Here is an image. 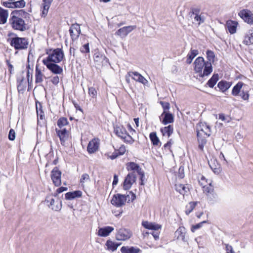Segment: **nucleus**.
Masks as SVG:
<instances>
[{
    "label": "nucleus",
    "mask_w": 253,
    "mask_h": 253,
    "mask_svg": "<svg viewBox=\"0 0 253 253\" xmlns=\"http://www.w3.org/2000/svg\"><path fill=\"white\" fill-rule=\"evenodd\" d=\"M25 13L22 10H15L11 13V17L9 22L12 28L15 30L25 31L28 29V25L25 21L20 16Z\"/></svg>",
    "instance_id": "f257e3e1"
},
{
    "label": "nucleus",
    "mask_w": 253,
    "mask_h": 253,
    "mask_svg": "<svg viewBox=\"0 0 253 253\" xmlns=\"http://www.w3.org/2000/svg\"><path fill=\"white\" fill-rule=\"evenodd\" d=\"M194 71L199 73L200 77L208 76L212 71V65L210 62H206L202 57H197L194 61Z\"/></svg>",
    "instance_id": "f03ea898"
},
{
    "label": "nucleus",
    "mask_w": 253,
    "mask_h": 253,
    "mask_svg": "<svg viewBox=\"0 0 253 253\" xmlns=\"http://www.w3.org/2000/svg\"><path fill=\"white\" fill-rule=\"evenodd\" d=\"M211 135V128L205 123H202L197 126V135L199 142V148L203 150L207 143L206 138Z\"/></svg>",
    "instance_id": "7ed1b4c3"
},
{
    "label": "nucleus",
    "mask_w": 253,
    "mask_h": 253,
    "mask_svg": "<svg viewBox=\"0 0 253 253\" xmlns=\"http://www.w3.org/2000/svg\"><path fill=\"white\" fill-rule=\"evenodd\" d=\"M8 36L9 38L7 39V42L15 49L22 50L28 47L29 42L26 38L18 37L12 33H9Z\"/></svg>",
    "instance_id": "20e7f679"
},
{
    "label": "nucleus",
    "mask_w": 253,
    "mask_h": 253,
    "mask_svg": "<svg viewBox=\"0 0 253 253\" xmlns=\"http://www.w3.org/2000/svg\"><path fill=\"white\" fill-rule=\"evenodd\" d=\"M48 55L42 60L45 62H51L54 63H59L61 62L64 57V54L63 51L61 48H56L52 51H50L49 53H47Z\"/></svg>",
    "instance_id": "39448f33"
},
{
    "label": "nucleus",
    "mask_w": 253,
    "mask_h": 253,
    "mask_svg": "<svg viewBox=\"0 0 253 253\" xmlns=\"http://www.w3.org/2000/svg\"><path fill=\"white\" fill-rule=\"evenodd\" d=\"M45 202L48 204V207L52 210L55 211H59L61 209L62 203L61 201L57 199L56 201L53 198L52 196H47Z\"/></svg>",
    "instance_id": "423d86ee"
},
{
    "label": "nucleus",
    "mask_w": 253,
    "mask_h": 253,
    "mask_svg": "<svg viewBox=\"0 0 253 253\" xmlns=\"http://www.w3.org/2000/svg\"><path fill=\"white\" fill-rule=\"evenodd\" d=\"M128 195L126 196L121 194L114 195L111 203L112 205L117 207H122L123 205H125L127 200V198L128 197Z\"/></svg>",
    "instance_id": "0eeeda50"
},
{
    "label": "nucleus",
    "mask_w": 253,
    "mask_h": 253,
    "mask_svg": "<svg viewBox=\"0 0 253 253\" xmlns=\"http://www.w3.org/2000/svg\"><path fill=\"white\" fill-rule=\"evenodd\" d=\"M55 130L58 136L59 137L61 144L64 145L65 142L68 140L70 137V132L69 130L66 128L61 129L56 128Z\"/></svg>",
    "instance_id": "6e6552de"
},
{
    "label": "nucleus",
    "mask_w": 253,
    "mask_h": 253,
    "mask_svg": "<svg viewBox=\"0 0 253 253\" xmlns=\"http://www.w3.org/2000/svg\"><path fill=\"white\" fill-rule=\"evenodd\" d=\"M136 179L134 171L129 173L125 178L124 182V188L125 190L130 189Z\"/></svg>",
    "instance_id": "1a4fd4ad"
},
{
    "label": "nucleus",
    "mask_w": 253,
    "mask_h": 253,
    "mask_svg": "<svg viewBox=\"0 0 253 253\" xmlns=\"http://www.w3.org/2000/svg\"><path fill=\"white\" fill-rule=\"evenodd\" d=\"M42 63L53 74H60L63 72L62 68L56 64L57 63L45 62V61H42Z\"/></svg>",
    "instance_id": "9d476101"
},
{
    "label": "nucleus",
    "mask_w": 253,
    "mask_h": 253,
    "mask_svg": "<svg viewBox=\"0 0 253 253\" xmlns=\"http://www.w3.org/2000/svg\"><path fill=\"white\" fill-rule=\"evenodd\" d=\"M61 172L55 167L51 171V178L55 186L58 187L61 184Z\"/></svg>",
    "instance_id": "9b49d317"
},
{
    "label": "nucleus",
    "mask_w": 253,
    "mask_h": 253,
    "mask_svg": "<svg viewBox=\"0 0 253 253\" xmlns=\"http://www.w3.org/2000/svg\"><path fill=\"white\" fill-rule=\"evenodd\" d=\"M132 233L129 230L120 229L116 235V239L118 240L125 241L129 239Z\"/></svg>",
    "instance_id": "f8f14e48"
},
{
    "label": "nucleus",
    "mask_w": 253,
    "mask_h": 253,
    "mask_svg": "<svg viewBox=\"0 0 253 253\" xmlns=\"http://www.w3.org/2000/svg\"><path fill=\"white\" fill-rule=\"evenodd\" d=\"M239 15L247 23H253V14L247 9H243L239 13Z\"/></svg>",
    "instance_id": "ddd939ff"
},
{
    "label": "nucleus",
    "mask_w": 253,
    "mask_h": 253,
    "mask_svg": "<svg viewBox=\"0 0 253 253\" xmlns=\"http://www.w3.org/2000/svg\"><path fill=\"white\" fill-rule=\"evenodd\" d=\"M69 32L72 39L77 40L81 33L80 25L78 24H72L69 29Z\"/></svg>",
    "instance_id": "4468645a"
},
{
    "label": "nucleus",
    "mask_w": 253,
    "mask_h": 253,
    "mask_svg": "<svg viewBox=\"0 0 253 253\" xmlns=\"http://www.w3.org/2000/svg\"><path fill=\"white\" fill-rule=\"evenodd\" d=\"M204 192L207 195L209 198L211 199H215L217 198V195L214 192L213 187L211 183H209V185H203Z\"/></svg>",
    "instance_id": "2eb2a0df"
},
{
    "label": "nucleus",
    "mask_w": 253,
    "mask_h": 253,
    "mask_svg": "<svg viewBox=\"0 0 253 253\" xmlns=\"http://www.w3.org/2000/svg\"><path fill=\"white\" fill-rule=\"evenodd\" d=\"M128 75L129 77H132L134 80L141 83L144 85L148 82L147 80L143 76L137 72H129Z\"/></svg>",
    "instance_id": "dca6fc26"
},
{
    "label": "nucleus",
    "mask_w": 253,
    "mask_h": 253,
    "mask_svg": "<svg viewBox=\"0 0 253 253\" xmlns=\"http://www.w3.org/2000/svg\"><path fill=\"white\" fill-rule=\"evenodd\" d=\"M160 119L163 124L166 125L173 122V116L170 113L163 112L160 117Z\"/></svg>",
    "instance_id": "f3484780"
},
{
    "label": "nucleus",
    "mask_w": 253,
    "mask_h": 253,
    "mask_svg": "<svg viewBox=\"0 0 253 253\" xmlns=\"http://www.w3.org/2000/svg\"><path fill=\"white\" fill-rule=\"evenodd\" d=\"M136 26H128L119 29L116 34L122 37H126L128 34L136 28Z\"/></svg>",
    "instance_id": "a211bd4d"
},
{
    "label": "nucleus",
    "mask_w": 253,
    "mask_h": 253,
    "mask_svg": "<svg viewBox=\"0 0 253 253\" xmlns=\"http://www.w3.org/2000/svg\"><path fill=\"white\" fill-rule=\"evenodd\" d=\"M99 147L98 140L93 139L90 141L87 146V151L89 153H93L96 152Z\"/></svg>",
    "instance_id": "6ab92c4d"
},
{
    "label": "nucleus",
    "mask_w": 253,
    "mask_h": 253,
    "mask_svg": "<svg viewBox=\"0 0 253 253\" xmlns=\"http://www.w3.org/2000/svg\"><path fill=\"white\" fill-rule=\"evenodd\" d=\"M114 230V228L111 226H105L104 227L100 228L98 231V235L100 237H107Z\"/></svg>",
    "instance_id": "aec40b11"
},
{
    "label": "nucleus",
    "mask_w": 253,
    "mask_h": 253,
    "mask_svg": "<svg viewBox=\"0 0 253 253\" xmlns=\"http://www.w3.org/2000/svg\"><path fill=\"white\" fill-rule=\"evenodd\" d=\"M142 225L145 228L152 230L153 231L159 230L161 228V226L160 225L147 221H143L142 222Z\"/></svg>",
    "instance_id": "412c9836"
},
{
    "label": "nucleus",
    "mask_w": 253,
    "mask_h": 253,
    "mask_svg": "<svg viewBox=\"0 0 253 253\" xmlns=\"http://www.w3.org/2000/svg\"><path fill=\"white\" fill-rule=\"evenodd\" d=\"M238 25V22L232 21L228 20L226 23V28L231 34H233L236 32V29Z\"/></svg>",
    "instance_id": "4be33fe9"
},
{
    "label": "nucleus",
    "mask_w": 253,
    "mask_h": 253,
    "mask_svg": "<svg viewBox=\"0 0 253 253\" xmlns=\"http://www.w3.org/2000/svg\"><path fill=\"white\" fill-rule=\"evenodd\" d=\"M186 229L184 227H179L175 232V236L178 240H181L183 242H186Z\"/></svg>",
    "instance_id": "5701e85b"
},
{
    "label": "nucleus",
    "mask_w": 253,
    "mask_h": 253,
    "mask_svg": "<svg viewBox=\"0 0 253 253\" xmlns=\"http://www.w3.org/2000/svg\"><path fill=\"white\" fill-rule=\"evenodd\" d=\"M82 195V192L80 190L69 192L65 194V199L67 200H72L76 198H80Z\"/></svg>",
    "instance_id": "b1692460"
},
{
    "label": "nucleus",
    "mask_w": 253,
    "mask_h": 253,
    "mask_svg": "<svg viewBox=\"0 0 253 253\" xmlns=\"http://www.w3.org/2000/svg\"><path fill=\"white\" fill-rule=\"evenodd\" d=\"M126 167L127 170L133 171H134L135 173L136 172L137 173L140 172V170L142 169L138 164L134 162L127 163L126 165Z\"/></svg>",
    "instance_id": "393cba45"
},
{
    "label": "nucleus",
    "mask_w": 253,
    "mask_h": 253,
    "mask_svg": "<svg viewBox=\"0 0 253 253\" xmlns=\"http://www.w3.org/2000/svg\"><path fill=\"white\" fill-rule=\"evenodd\" d=\"M35 83L36 84H41L43 82V78H45L44 75L42 72V71L37 66L35 71Z\"/></svg>",
    "instance_id": "a878e982"
},
{
    "label": "nucleus",
    "mask_w": 253,
    "mask_h": 253,
    "mask_svg": "<svg viewBox=\"0 0 253 253\" xmlns=\"http://www.w3.org/2000/svg\"><path fill=\"white\" fill-rule=\"evenodd\" d=\"M114 132L118 137L122 139L127 133L126 128L123 126H116L114 127Z\"/></svg>",
    "instance_id": "bb28decb"
},
{
    "label": "nucleus",
    "mask_w": 253,
    "mask_h": 253,
    "mask_svg": "<svg viewBox=\"0 0 253 253\" xmlns=\"http://www.w3.org/2000/svg\"><path fill=\"white\" fill-rule=\"evenodd\" d=\"M122 253H139L140 250L134 247L123 246L121 249Z\"/></svg>",
    "instance_id": "cd10ccee"
},
{
    "label": "nucleus",
    "mask_w": 253,
    "mask_h": 253,
    "mask_svg": "<svg viewBox=\"0 0 253 253\" xmlns=\"http://www.w3.org/2000/svg\"><path fill=\"white\" fill-rule=\"evenodd\" d=\"M17 89L19 92L23 93L26 88V83L24 81L23 77L18 78L17 79Z\"/></svg>",
    "instance_id": "c85d7f7f"
},
{
    "label": "nucleus",
    "mask_w": 253,
    "mask_h": 253,
    "mask_svg": "<svg viewBox=\"0 0 253 253\" xmlns=\"http://www.w3.org/2000/svg\"><path fill=\"white\" fill-rule=\"evenodd\" d=\"M208 163L211 169L214 173H219L220 172V167L215 160H211Z\"/></svg>",
    "instance_id": "c756f323"
},
{
    "label": "nucleus",
    "mask_w": 253,
    "mask_h": 253,
    "mask_svg": "<svg viewBox=\"0 0 253 253\" xmlns=\"http://www.w3.org/2000/svg\"><path fill=\"white\" fill-rule=\"evenodd\" d=\"M105 245L107 247V250L114 252L117 249L118 247L120 245V244H118L111 240H108L107 241Z\"/></svg>",
    "instance_id": "7c9ffc66"
},
{
    "label": "nucleus",
    "mask_w": 253,
    "mask_h": 253,
    "mask_svg": "<svg viewBox=\"0 0 253 253\" xmlns=\"http://www.w3.org/2000/svg\"><path fill=\"white\" fill-rule=\"evenodd\" d=\"M175 189L180 194L184 195L189 191V188L187 185L182 184H178L175 185Z\"/></svg>",
    "instance_id": "2f4dec72"
},
{
    "label": "nucleus",
    "mask_w": 253,
    "mask_h": 253,
    "mask_svg": "<svg viewBox=\"0 0 253 253\" xmlns=\"http://www.w3.org/2000/svg\"><path fill=\"white\" fill-rule=\"evenodd\" d=\"M244 84L241 82H238L233 88L232 90V94L233 96H237L239 95L241 91V89Z\"/></svg>",
    "instance_id": "473e14b6"
},
{
    "label": "nucleus",
    "mask_w": 253,
    "mask_h": 253,
    "mask_svg": "<svg viewBox=\"0 0 253 253\" xmlns=\"http://www.w3.org/2000/svg\"><path fill=\"white\" fill-rule=\"evenodd\" d=\"M173 128L172 126L169 125L168 126H165L161 128V131L164 136L169 137L170 135L173 133Z\"/></svg>",
    "instance_id": "72a5a7b5"
},
{
    "label": "nucleus",
    "mask_w": 253,
    "mask_h": 253,
    "mask_svg": "<svg viewBox=\"0 0 253 253\" xmlns=\"http://www.w3.org/2000/svg\"><path fill=\"white\" fill-rule=\"evenodd\" d=\"M8 13L7 10L0 7V23L3 24L7 21Z\"/></svg>",
    "instance_id": "f704fd0d"
},
{
    "label": "nucleus",
    "mask_w": 253,
    "mask_h": 253,
    "mask_svg": "<svg viewBox=\"0 0 253 253\" xmlns=\"http://www.w3.org/2000/svg\"><path fill=\"white\" fill-rule=\"evenodd\" d=\"M198 53L199 52L198 50L191 49L190 52L187 56L186 63L188 64H191L194 58L195 57Z\"/></svg>",
    "instance_id": "c9c22d12"
},
{
    "label": "nucleus",
    "mask_w": 253,
    "mask_h": 253,
    "mask_svg": "<svg viewBox=\"0 0 253 253\" xmlns=\"http://www.w3.org/2000/svg\"><path fill=\"white\" fill-rule=\"evenodd\" d=\"M42 2H43L42 3V14L44 17L47 15L48 9L50 7L51 3L46 0H43Z\"/></svg>",
    "instance_id": "e433bc0d"
},
{
    "label": "nucleus",
    "mask_w": 253,
    "mask_h": 253,
    "mask_svg": "<svg viewBox=\"0 0 253 253\" xmlns=\"http://www.w3.org/2000/svg\"><path fill=\"white\" fill-rule=\"evenodd\" d=\"M231 86V84L226 81H221L217 84L218 88L222 91L227 90Z\"/></svg>",
    "instance_id": "4c0bfd02"
},
{
    "label": "nucleus",
    "mask_w": 253,
    "mask_h": 253,
    "mask_svg": "<svg viewBox=\"0 0 253 253\" xmlns=\"http://www.w3.org/2000/svg\"><path fill=\"white\" fill-rule=\"evenodd\" d=\"M25 3L24 0H20L10 3L8 6L12 8H23L25 6Z\"/></svg>",
    "instance_id": "58836bf2"
},
{
    "label": "nucleus",
    "mask_w": 253,
    "mask_h": 253,
    "mask_svg": "<svg viewBox=\"0 0 253 253\" xmlns=\"http://www.w3.org/2000/svg\"><path fill=\"white\" fill-rule=\"evenodd\" d=\"M218 80V74H213L212 77L208 81L207 84L210 87H213Z\"/></svg>",
    "instance_id": "ea45409f"
},
{
    "label": "nucleus",
    "mask_w": 253,
    "mask_h": 253,
    "mask_svg": "<svg viewBox=\"0 0 253 253\" xmlns=\"http://www.w3.org/2000/svg\"><path fill=\"white\" fill-rule=\"evenodd\" d=\"M198 204L197 202H191L186 206L185 213L187 215L192 211L196 206Z\"/></svg>",
    "instance_id": "a19ab883"
},
{
    "label": "nucleus",
    "mask_w": 253,
    "mask_h": 253,
    "mask_svg": "<svg viewBox=\"0 0 253 253\" xmlns=\"http://www.w3.org/2000/svg\"><path fill=\"white\" fill-rule=\"evenodd\" d=\"M192 18H193L194 20L193 23H197L198 25L204 23L205 19L204 16L202 14L193 16Z\"/></svg>",
    "instance_id": "79ce46f5"
},
{
    "label": "nucleus",
    "mask_w": 253,
    "mask_h": 253,
    "mask_svg": "<svg viewBox=\"0 0 253 253\" xmlns=\"http://www.w3.org/2000/svg\"><path fill=\"white\" fill-rule=\"evenodd\" d=\"M152 143L154 145H158L160 142L159 139L155 132H151L149 135Z\"/></svg>",
    "instance_id": "37998d69"
},
{
    "label": "nucleus",
    "mask_w": 253,
    "mask_h": 253,
    "mask_svg": "<svg viewBox=\"0 0 253 253\" xmlns=\"http://www.w3.org/2000/svg\"><path fill=\"white\" fill-rule=\"evenodd\" d=\"M68 124V120L65 118H61L57 121V125L59 129L63 128Z\"/></svg>",
    "instance_id": "c03bdc74"
},
{
    "label": "nucleus",
    "mask_w": 253,
    "mask_h": 253,
    "mask_svg": "<svg viewBox=\"0 0 253 253\" xmlns=\"http://www.w3.org/2000/svg\"><path fill=\"white\" fill-rule=\"evenodd\" d=\"M207 57L208 59V61H207L206 62H210L211 64L212 63L214 62V59L215 57V55L214 52L211 50H208L207 51Z\"/></svg>",
    "instance_id": "a18cd8bd"
},
{
    "label": "nucleus",
    "mask_w": 253,
    "mask_h": 253,
    "mask_svg": "<svg viewBox=\"0 0 253 253\" xmlns=\"http://www.w3.org/2000/svg\"><path fill=\"white\" fill-rule=\"evenodd\" d=\"M243 43L246 45H250L253 43V38L251 35H250V33L245 36Z\"/></svg>",
    "instance_id": "49530a36"
},
{
    "label": "nucleus",
    "mask_w": 253,
    "mask_h": 253,
    "mask_svg": "<svg viewBox=\"0 0 253 253\" xmlns=\"http://www.w3.org/2000/svg\"><path fill=\"white\" fill-rule=\"evenodd\" d=\"M80 51L83 53H89L90 49L89 47V43L84 44L81 48Z\"/></svg>",
    "instance_id": "de8ad7c7"
},
{
    "label": "nucleus",
    "mask_w": 253,
    "mask_h": 253,
    "mask_svg": "<svg viewBox=\"0 0 253 253\" xmlns=\"http://www.w3.org/2000/svg\"><path fill=\"white\" fill-rule=\"evenodd\" d=\"M122 139L124 140V141L125 142L129 144H132L134 141V140L127 133L125 135V136L122 138Z\"/></svg>",
    "instance_id": "09e8293b"
},
{
    "label": "nucleus",
    "mask_w": 253,
    "mask_h": 253,
    "mask_svg": "<svg viewBox=\"0 0 253 253\" xmlns=\"http://www.w3.org/2000/svg\"><path fill=\"white\" fill-rule=\"evenodd\" d=\"M207 222V221H203L201 222H200L196 225H193L191 227V231L194 232L196 230L200 228L204 223Z\"/></svg>",
    "instance_id": "8fccbe9b"
},
{
    "label": "nucleus",
    "mask_w": 253,
    "mask_h": 253,
    "mask_svg": "<svg viewBox=\"0 0 253 253\" xmlns=\"http://www.w3.org/2000/svg\"><path fill=\"white\" fill-rule=\"evenodd\" d=\"M225 253H236L233 247L228 244H225Z\"/></svg>",
    "instance_id": "3c124183"
},
{
    "label": "nucleus",
    "mask_w": 253,
    "mask_h": 253,
    "mask_svg": "<svg viewBox=\"0 0 253 253\" xmlns=\"http://www.w3.org/2000/svg\"><path fill=\"white\" fill-rule=\"evenodd\" d=\"M241 92L239 95L241 98L244 100H248L249 98V94L248 91H245L244 89L241 91Z\"/></svg>",
    "instance_id": "603ef678"
},
{
    "label": "nucleus",
    "mask_w": 253,
    "mask_h": 253,
    "mask_svg": "<svg viewBox=\"0 0 253 253\" xmlns=\"http://www.w3.org/2000/svg\"><path fill=\"white\" fill-rule=\"evenodd\" d=\"M88 94L92 98H95L97 95V91L95 88L90 87L88 88Z\"/></svg>",
    "instance_id": "864d4df0"
},
{
    "label": "nucleus",
    "mask_w": 253,
    "mask_h": 253,
    "mask_svg": "<svg viewBox=\"0 0 253 253\" xmlns=\"http://www.w3.org/2000/svg\"><path fill=\"white\" fill-rule=\"evenodd\" d=\"M190 13H191L190 16L192 17L193 16L200 14V8L198 7H193L191 9Z\"/></svg>",
    "instance_id": "5fc2aeb1"
},
{
    "label": "nucleus",
    "mask_w": 253,
    "mask_h": 253,
    "mask_svg": "<svg viewBox=\"0 0 253 253\" xmlns=\"http://www.w3.org/2000/svg\"><path fill=\"white\" fill-rule=\"evenodd\" d=\"M90 177L88 174L84 173L82 175L81 178L80 179V182L83 185L84 183L87 181H89Z\"/></svg>",
    "instance_id": "6e6d98bb"
},
{
    "label": "nucleus",
    "mask_w": 253,
    "mask_h": 253,
    "mask_svg": "<svg viewBox=\"0 0 253 253\" xmlns=\"http://www.w3.org/2000/svg\"><path fill=\"white\" fill-rule=\"evenodd\" d=\"M219 119L227 123L230 121V118L228 116H225L223 114H219Z\"/></svg>",
    "instance_id": "4d7b16f0"
},
{
    "label": "nucleus",
    "mask_w": 253,
    "mask_h": 253,
    "mask_svg": "<svg viewBox=\"0 0 253 253\" xmlns=\"http://www.w3.org/2000/svg\"><path fill=\"white\" fill-rule=\"evenodd\" d=\"M8 138L10 140H14L15 138V132L13 129H10L8 134Z\"/></svg>",
    "instance_id": "13d9d810"
},
{
    "label": "nucleus",
    "mask_w": 253,
    "mask_h": 253,
    "mask_svg": "<svg viewBox=\"0 0 253 253\" xmlns=\"http://www.w3.org/2000/svg\"><path fill=\"white\" fill-rule=\"evenodd\" d=\"M117 151L119 153V155H123L126 151L125 146L124 145H122Z\"/></svg>",
    "instance_id": "bf43d9fd"
},
{
    "label": "nucleus",
    "mask_w": 253,
    "mask_h": 253,
    "mask_svg": "<svg viewBox=\"0 0 253 253\" xmlns=\"http://www.w3.org/2000/svg\"><path fill=\"white\" fill-rule=\"evenodd\" d=\"M160 103L163 107L164 112H166L167 110H168L169 109V104L168 102L161 101Z\"/></svg>",
    "instance_id": "052dcab7"
},
{
    "label": "nucleus",
    "mask_w": 253,
    "mask_h": 253,
    "mask_svg": "<svg viewBox=\"0 0 253 253\" xmlns=\"http://www.w3.org/2000/svg\"><path fill=\"white\" fill-rule=\"evenodd\" d=\"M67 190V187H59V188H58L56 190V193H55L54 194V196L55 197H56L58 194L59 193H61L65 191H66Z\"/></svg>",
    "instance_id": "680f3d73"
},
{
    "label": "nucleus",
    "mask_w": 253,
    "mask_h": 253,
    "mask_svg": "<svg viewBox=\"0 0 253 253\" xmlns=\"http://www.w3.org/2000/svg\"><path fill=\"white\" fill-rule=\"evenodd\" d=\"M151 234L153 235L156 240L159 239L160 235V232L159 230H154L151 233Z\"/></svg>",
    "instance_id": "e2e57ef3"
},
{
    "label": "nucleus",
    "mask_w": 253,
    "mask_h": 253,
    "mask_svg": "<svg viewBox=\"0 0 253 253\" xmlns=\"http://www.w3.org/2000/svg\"><path fill=\"white\" fill-rule=\"evenodd\" d=\"M137 173L140 175V180H141L140 184L142 185H144V183L143 181H144V178L145 177L144 172L141 169L140 170V172H138Z\"/></svg>",
    "instance_id": "0e129e2a"
},
{
    "label": "nucleus",
    "mask_w": 253,
    "mask_h": 253,
    "mask_svg": "<svg viewBox=\"0 0 253 253\" xmlns=\"http://www.w3.org/2000/svg\"><path fill=\"white\" fill-rule=\"evenodd\" d=\"M51 81L53 84H54L55 85H57L59 83V78L57 76L53 77L52 78Z\"/></svg>",
    "instance_id": "69168bd1"
},
{
    "label": "nucleus",
    "mask_w": 253,
    "mask_h": 253,
    "mask_svg": "<svg viewBox=\"0 0 253 253\" xmlns=\"http://www.w3.org/2000/svg\"><path fill=\"white\" fill-rule=\"evenodd\" d=\"M118 156H120L119 155V153L117 152V151H115L111 156H109V158L111 160H114L117 158L118 157Z\"/></svg>",
    "instance_id": "338daca9"
},
{
    "label": "nucleus",
    "mask_w": 253,
    "mask_h": 253,
    "mask_svg": "<svg viewBox=\"0 0 253 253\" xmlns=\"http://www.w3.org/2000/svg\"><path fill=\"white\" fill-rule=\"evenodd\" d=\"M204 181H206L207 182V180L206 179L205 177L204 176H202L201 179L199 180V183L201 185H204Z\"/></svg>",
    "instance_id": "774afa93"
}]
</instances>
